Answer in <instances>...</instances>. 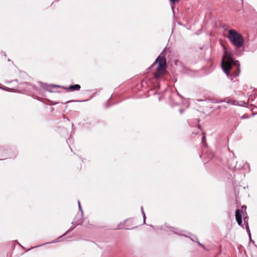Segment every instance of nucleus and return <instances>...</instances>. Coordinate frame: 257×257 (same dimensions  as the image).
I'll use <instances>...</instances> for the list:
<instances>
[{"instance_id":"obj_8","label":"nucleus","mask_w":257,"mask_h":257,"mask_svg":"<svg viewBox=\"0 0 257 257\" xmlns=\"http://www.w3.org/2000/svg\"><path fill=\"white\" fill-rule=\"evenodd\" d=\"M141 209H142V211L143 213V215H144V220H145V218H146V216H145V214L144 211V210H143V207H142Z\"/></svg>"},{"instance_id":"obj_1","label":"nucleus","mask_w":257,"mask_h":257,"mask_svg":"<svg viewBox=\"0 0 257 257\" xmlns=\"http://www.w3.org/2000/svg\"><path fill=\"white\" fill-rule=\"evenodd\" d=\"M223 72L231 81L240 74V63L237 60H234L231 54L227 51L224 52L221 62Z\"/></svg>"},{"instance_id":"obj_12","label":"nucleus","mask_w":257,"mask_h":257,"mask_svg":"<svg viewBox=\"0 0 257 257\" xmlns=\"http://www.w3.org/2000/svg\"><path fill=\"white\" fill-rule=\"evenodd\" d=\"M245 118L244 116H242L241 117V118Z\"/></svg>"},{"instance_id":"obj_2","label":"nucleus","mask_w":257,"mask_h":257,"mask_svg":"<svg viewBox=\"0 0 257 257\" xmlns=\"http://www.w3.org/2000/svg\"><path fill=\"white\" fill-rule=\"evenodd\" d=\"M157 64H158V66L154 75L156 78H159L163 76L166 71V60L165 57L162 56V54H160L157 58L155 62L152 65L151 67H153Z\"/></svg>"},{"instance_id":"obj_6","label":"nucleus","mask_w":257,"mask_h":257,"mask_svg":"<svg viewBox=\"0 0 257 257\" xmlns=\"http://www.w3.org/2000/svg\"><path fill=\"white\" fill-rule=\"evenodd\" d=\"M226 102L227 103H229V104H230L232 105H234L244 106L246 104V103L245 102H244V101H240V102H239L236 100H232V99H228Z\"/></svg>"},{"instance_id":"obj_5","label":"nucleus","mask_w":257,"mask_h":257,"mask_svg":"<svg viewBox=\"0 0 257 257\" xmlns=\"http://www.w3.org/2000/svg\"><path fill=\"white\" fill-rule=\"evenodd\" d=\"M64 88L68 91L72 92L74 91H79L81 88V86L79 84H74L70 85L68 87H65Z\"/></svg>"},{"instance_id":"obj_9","label":"nucleus","mask_w":257,"mask_h":257,"mask_svg":"<svg viewBox=\"0 0 257 257\" xmlns=\"http://www.w3.org/2000/svg\"><path fill=\"white\" fill-rule=\"evenodd\" d=\"M170 1L173 3H175L176 2H178L179 0H170Z\"/></svg>"},{"instance_id":"obj_3","label":"nucleus","mask_w":257,"mask_h":257,"mask_svg":"<svg viewBox=\"0 0 257 257\" xmlns=\"http://www.w3.org/2000/svg\"><path fill=\"white\" fill-rule=\"evenodd\" d=\"M228 38L234 46L238 48L242 46L244 42L243 37L236 30L233 29L229 30Z\"/></svg>"},{"instance_id":"obj_11","label":"nucleus","mask_w":257,"mask_h":257,"mask_svg":"<svg viewBox=\"0 0 257 257\" xmlns=\"http://www.w3.org/2000/svg\"><path fill=\"white\" fill-rule=\"evenodd\" d=\"M198 128H199V129L201 130V127H200V125H198Z\"/></svg>"},{"instance_id":"obj_7","label":"nucleus","mask_w":257,"mask_h":257,"mask_svg":"<svg viewBox=\"0 0 257 257\" xmlns=\"http://www.w3.org/2000/svg\"><path fill=\"white\" fill-rule=\"evenodd\" d=\"M202 143L204 146H206V134L204 132L202 133Z\"/></svg>"},{"instance_id":"obj_10","label":"nucleus","mask_w":257,"mask_h":257,"mask_svg":"<svg viewBox=\"0 0 257 257\" xmlns=\"http://www.w3.org/2000/svg\"><path fill=\"white\" fill-rule=\"evenodd\" d=\"M78 205H79V208L80 209H81L80 204L79 201H78Z\"/></svg>"},{"instance_id":"obj_4","label":"nucleus","mask_w":257,"mask_h":257,"mask_svg":"<svg viewBox=\"0 0 257 257\" xmlns=\"http://www.w3.org/2000/svg\"><path fill=\"white\" fill-rule=\"evenodd\" d=\"M246 208V206L243 205L242 206V209H237L235 211V218L239 226H242V214L243 213V209L245 210Z\"/></svg>"},{"instance_id":"obj_13","label":"nucleus","mask_w":257,"mask_h":257,"mask_svg":"<svg viewBox=\"0 0 257 257\" xmlns=\"http://www.w3.org/2000/svg\"><path fill=\"white\" fill-rule=\"evenodd\" d=\"M199 245L202 246V245L201 243H199Z\"/></svg>"}]
</instances>
